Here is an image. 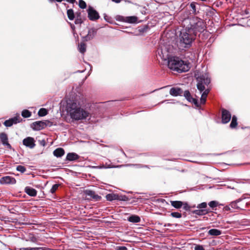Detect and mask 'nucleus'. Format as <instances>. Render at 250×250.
Segmentation results:
<instances>
[{
    "mask_svg": "<svg viewBox=\"0 0 250 250\" xmlns=\"http://www.w3.org/2000/svg\"><path fill=\"white\" fill-rule=\"evenodd\" d=\"M84 104L85 98L80 93L66 101V111L71 118L79 121L89 117V113L83 108Z\"/></svg>",
    "mask_w": 250,
    "mask_h": 250,
    "instance_id": "f257e3e1",
    "label": "nucleus"
},
{
    "mask_svg": "<svg viewBox=\"0 0 250 250\" xmlns=\"http://www.w3.org/2000/svg\"><path fill=\"white\" fill-rule=\"evenodd\" d=\"M179 21L181 22L183 26L188 27L194 32L196 36L197 32H201L204 30L205 27L203 21L197 17H189L188 12L181 15L179 18Z\"/></svg>",
    "mask_w": 250,
    "mask_h": 250,
    "instance_id": "f03ea898",
    "label": "nucleus"
},
{
    "mask_svg": "<svg viewBox=\"0 0 250 250\" xmlns=\"http://www.w3.org/2000/svg\"><path fill=\"white\" fill-rule=\"evenodd\" d=\"M195 76L197 81V87L201 93L200 102L202 104H204L206 101V98L209 92L208 89H205V85H208L210 83V78L208 73L206 69L200 71H196L195 73Z\"/></svg>",
    "mask_w": 250,
    "mask_h": 250,
    "instance_id": "7ed1b4c3",
    "label": "nucleus"
},
{
    "mask_svg": "<svg viewBox=\"0 0 250 250\" xmlns=\"http://www.w3.org/2000/svg\"><path fill=\"white\" fill-rule=\"evenodd\" d=\"M183 27V28L180 31L178 42V46L182 50L189 48L196 36L193 30L188 27Z\"/></svg>",
    "mask_w": 250,
    "mask_h": 250,
    "instance_id": "20e7f679",
    "label": "nucleus"
},
{
    "mask_svg": "<svg viewBox=\"0 0 250 250\" xmlns=\"http://www.w3.org/2000/svg\"><path fill=\"white\" fill-rule=\"evenodd\" d=\"M166 62L169 69L178 73L188 71L190 68L189 63L178 57L172 56Z\"/></svg>",
    "mask_w": 250,
    "mask_h": 250,
    "instance_id": "39448f33",
    "label": "nucleus"
},
{
    "mask_svg": "<svg viewBox=\"0 0 250 250\" xmlns=\"http://www.w3.org/2000/svg\"><path fill=\"white\" fill-rule=\"evenodd\" d=\"M173 46L167 43L161 42L157 49V55L164 61L167 62L172 57Z\"/></svg>",
    "mask_w": 250,
    "mask_h": 250,
    "instance_id": "423d86ee",
    "label": "nucleus"
},
{
    "mask_svg": "<svg viewBox=\"0 0 250 250\" xmlns=\"http://www.w3.org/2000/svg\"><path fill=\"white\" fill-rule=\"evenodd\" d=\"M106 199L109 201H113L114 200L128 201L129 198L125 195H119L115 193H109L106 195Z\"/></svg>",
    "mask_w": 250,
    "mask_h": 250,
    "instance_id": "0eeeda50",
    "label": "nucleus"
},
{
    "mask_svg": "<svg viewBox=\"0 0 250 250\" xmlns=\"http://www.w3.org/2000/svg\"><path fill=\"white\" fill-rule=\"evenodd\" d=\"M105 168H116V167H133L136 168H140L143 167L149 168L147 165H143L141 164H126L125 165H119V166H113L111 165L110 161H109V163H106L104 165Z\"/></svg>",
    "mask_w": 250,
    "mask_h": 250,
    "instance_id": "6e6552de",
    "label": "nucleus"
},
{
    "mask_svg": "<svg viewBox=\"0 0 250 250\" xmlns=\"http://www.w3.org/2000/svg\"><path fill=\"white\" fill-rule=\"evenodd\" d=\"M246 203L244 199H239L235 201L232 202L228 206L229 209L230 208L244 209Z\"/></svg>",
    "mask_w": 250,
    "mask_h": 250,
    "instance_id": "1a4fd4ad",
    "label": "nucleus"
},
{
    "mask_svg": "<svg viewBox=\"0 0 250 250\" xmlns=\"http://www.w3.org/2000/svg\"><path fill=\"white\" fill-rule=\"evenodd\" d=\"M22 119L21 118L19 113H17L16 116L6 120L3 124L6 127H10L14 124H17L22 121Z\"/></svg>",
    "mask_w": 250,
    "mask_h": 250,
    "instance_id": "9d476101",
    "label": "nucleus"
},
{
    "mask_svg": "<svg viewBox=\"0 0 250 250\" xmlns=\"http://www.w3.org/2000/svg\"><path fill=\"white\" fill-rule=\"evenodd\" d=\"M87 14L88 18L91 21H94L100 18L98 12L91 6L88 7Z\"/></svg>",
    "mask_w": 250,
    "mask_h": 250,
    "instance_id": "9b49d317",
    "label": "nucleus"
},
{
    "mask_svg": "<svg viewBox=\"0 0 250 250\" xmlns=\"http://www.w3.org/2000/svg\"><path fill=\"white\" fill-rule=\"evenodd\" d=\"M231 115L229 111L222 109V122L223 124L229 123L231 119Z\"/></svg>",
    "mask_w": 250,
    "mask_h": 250,
    "instance_id": "f8f14e48",
    "label": "nucleus"
},
{
    "mask_svg": "<svg viewBox=\"0 0 250 250\" xmlns=\"http://www.w3.org/2000/svg\"><path fill=\"white\" fill-rule=\"evenodd\" d=\"M16 183V179L11 176H6L2 177L0 179V183L1 184H15Z\"/></svg>",
    "mask_w": 250,
    "mask_h": 250,
    "instance_id": "ddd939ff",
    "label": "nucleus"
},
{
    "mask_svg": "<svg viewBox=\"0 0 250 250\" xmlns=\"http://www.w3.org/2000/svg\"><path fill=\"white\" fill-rule=\"evenodd\" d=\"M46 125L47 124L45 122L37 121L32 123L31 125V127L33 130H40L44 128Z\"/></svg>",
    "mask_w": 250,
    "mask_h": 250,
    "instance_id": "4468645a",
    "label": "nucleus"
},
{
    "mask_svg": "<svg viewBox=\"0 0 250 250\" xmlns=\"http://www.w3.org/2000/svg\"><path fill=\"white\" fill-rule=\"evenodd\" d=\"M23 145L30 148H33L35 146V140L33 138L28 137L22 141Z\"/></svg>",
    "mask_w": 250,
    "mask_h": 250,
    "instance_id": "2eb2a0df",
    "label": "nucleus"
},
{
    "mask_svg": "<svg viewBox=\"0 0 250 250\" xmlns=\"http://www.w3.org/2000/svg\"><path fill=\"white\" fill-rule=\"evenodd\" d=\"M96 34V30L94 28H91L88 30L87 35L83 37V41H89L94 38Z\"/></svg>",
    "mask_w": 250,
    "mask_h": 250,
    "instance_id": "dca6fc26",
    "label": "nucleus"
},
{
    "mask_svg": "<svg viewBox=\"0 0 250 250\" xmlns=\"http://www.w3.org/2000/svg\"><path fill=\"white\" fill-rule=\"evenodd\" d=\"M84 193L86 196H89L95 201H99L101 199V197L100 196H99L95 193V192L91 190H85L84 191Z\"/></svg>",
    "mask_w": 250,
    "mask_h": 250,
    "instance_id": "f3484780",
    "label": "nucleus"
},
{
    "mask_svg": "<svg viewBox=\"0 0 250 250\" xmlns=\"http://www.w3.org/2000/svg\"><path fill=\"white\" fill-rule=\"evenodd\" d=\"M183 93V91L179 87H172L169 90L170 95L174 97L182 96Z\"/></svg>",
    "mask_w": 250,
    "mask_h": 250,
    "instance_id": "a211bd4d",
    "label": "nucleus"
},
{
    "mask_svg": "<svg viewBox=\"0 0 250 250\" xmlns=\"http://www.w3.org/2000/svg\"><path fill=\"white\" fill-rule=\"evenodd\" d=\"M0 140L4 146H6L8 148H11V145L8 142V137L6 133L3 132L0 133Z\"/></svg>",
    "mask_w": 250,
    "mask_h": 250,
    "instance_id": "6ab92c4d",
    "label": "nucleus"
},
{
    "mask_svg": "<svg viewBox=\"0 0 250 250\" xmlns=\"http://www.w3.org/2000/svg\"><path fill=\"white\" fill-rule=\"evenodd\" d=\"M137 19V17L136 16L121 17L120 18L121 21L129 23H136Z\"/></svg>",
    "mask_w": 250,
    "mask_h": 250,
    "instance_id": "aec40b11",
    "label": "nucleus"
},
{
    "mask_svg": "<svg viewBox=\"0 0 250 250\" xmlns=\"http://www.w3.org/2000/svg\"><path fill=\"white\" fill-rule=\"evenodd\" d=\"M211 211L209 209H199L194 210L192 211L193 214L199 216L207 214Z\"/></svg>",
    "mask_w": 250,
    "mask_h": 250,
    "instance_id": "412c9836",
    "label": "nucleus"
},
{
    "mask_svg": "<svg viewBox=\"0 0 250 250\" xmlns=\"http://www.w3.org/2000/svg\"><path fill=\"white\" fill-rule=\"evenodd\" d=\"M24 191L26 194L30 196L35 197L37 195V190L35 189L29 187H25Z\"/></svg>",
    "mask_w": 250,
    "mask_h": 250,
    "instance_id": "4be33fe9",
    "label": "nucleus"
},
{
    "mask_svg": "<svg viewBox=\"0 0 250 250\" xmlns=\"http://www.w3.org/2000/svg\"><path fill=\"white\" fill-rule=\"evenodd\" d=\"M79 158V156L75 153H69L66 156V159L69 161H75Z\"/></svg>",
    "mask_w": 250,
    "mask_h": 250,
    "instance_id": "5701e85b",
    "label": "nucleus"
},
{
    "mask_svg": "<svg viewBox=\"0 0 250 250\" xmlns=\"http://www.w3.org/2000/svg\"><path fill=\"white\" fill-rule=\"evenodd\" d=\"M64 154V150L62 148H58L53 151V154L57 157H61Z\"/></svg>",
    "mask_w": 250,
    "mask_h": 250,
    "instance_id": "b1692460",
    "label": "nucleus"
},
{
    "mask_svg": "<svg viewBox=\"0 0 250 250\" xmlns=\"http://www.w3.org/2000/svg\"><path fill=\"white\" fill-rule=\"evenodd\" d=\"M171 205L176 208H180L183 206V202L180 201H171Z\"/></svg>",
    "mask_w": 250,
    "mask_h": 250,
    "instance_id": "393cba45",
    "label": "nucleus"
},
{
    "mask_svg": "<svg viewBox=\"0 0 250 250\" xmlns=\"http://www.w3.org/2000/svg\"><path fill=\"white\" fill-rule=\"evenodd\" d=\"M221 230L215 229H211L208 231V234L212 236H218L221 235Z\"/></svg>",
    "mask_w": 250,
    "mask_h": 250,
    "instance_id": "a878e982",
    "label": "nucleus"
},
{
    "mask_svg": "<svg viewBox=\"0 0 250 250\" xmlns=\"http://www.w3.org/2000/svg\"><path fill=\"white\" fill-rule=\"evenodd\" d=\"M128 220L132 223H139L141 220L138 216L133 215L128 217Z\"/></svg>",
    "mask_w": 250,
    "mask_h": 250,
    "instance_id": "bb28decb",
    "label": "nucleus"
},
{
    "mask_svg": "<svg viewBox=\"0 0 250 250\" xmlns=\"http://www.w3.org/2000/svg\"><path fill=\"white\" fill-rule=\"evenodd\" d=\"M237 119L235 116H233L232 117V120L230 124V127L231 128H235L237 125Z\"/></svg>",
    "mask_w": 250,
    "mask_h": 250,
    "instance_id": "cd10ccee",
    "label": "nucleus"
},
{
    "mask_svg": "<svg viewBox=\"0 0 250 250\" xmlns=\"http://www.w3.org/2000/svg\"><path fill=\"white\" fill-rule=\"evenodd\" d=\"M31 112L27 109H24L21 112V116L23 118H29L31 117Z\"/></svg>",
    "mask_w": 250,
    "mask_h": 250,
    "instance_id": "c85d7f7f",
    "label": "nucleus"
},
{
    "mask_svg": "<svg viewBox=\"0 0 250 250\" xmlns=\"http://www.w3.org/2000/svg\"><path fill=\"white\" fill-rule=\"evenodd\" d=\"M67 15L68 16V19L72 21L74 19V11L72 9H70L67 10Z\"/></svg>",
    "mask_w": 250,
    "mask_h": 250,
    "instance_id": "c756f323",
    "label": "nucleus"
},
{
    "mask_svg": "<svg viewBox=\"0 0 250 250\" xmlns=\"http://www.w3.org/2000/svg\"><path fill=\"white\" fill-rule=\"evenodd\" d=\"M79 50L80 52L83 54L86 51V45L84 43H81L79 45Z\"/></svg>",
    "mask_w": 250,
    "mask_h": 250,
    "instance_id": "7c9ffc66",
    "label": "nucleus"
},
{
    "mask_svg": "<svg viewBox=\"0 0 250 250\" xmlns=\"http://www.w3.org/2000/svg\"><path fill=\"white\" fill-rule=\"evenodd\" d=\"M48 113L47 110L44 108H41L38 111V115L41 117L44 116Z\"/></svg>",
    "mask_w": 250,
    "mask_h": 250,
    "instance_id": "2f4dec72",
    "label": "nucleus"
},
{
    "mask_svg": "<svg viewBox=\"0 0 250 250\" xmlns=\"http://www.w3.org/2000/svg\"><path fill=\"white\" fill-rule=\"evenodd\" d=\"M184 96L186 99L189 102H191L192 97L190 95V93L188 90H186L184 92Z\"/></svg>",
    "mask_w": 250,
    "mask_h": 250,
    "instance_id": "473e14b6",
    "label": "nucleus"
},
{
    "mask_svg": "<svg viewBox=\"0 0 250 250\" xmlns=\"http://www.w3.org/2000/svg\"><path fill=\"white\" fill-rule=\"evenodd\" d=\"M218 205V203L215 201H212L209 202V203H208V206L212 209H214V208L217 207Z\"/></svg>",
    "mask_w": 250,
    "mask_h": 250,
    "instance_id": "72a5a7b5",
    "label": "nucleus"
},
{
    "mask_svg": "<svg viewBox=\"0 0 250 250\" xmlns=\"http://www.w3.org/2000/svg\"><path fill=\"white\" fill-rule=\"evenodd\" d=\"M207 204L206 202H203L198 204L197 206V208L199 209H207Z\"/></svg>",
    "mask_w": 250,
    "mask_h": 250,
    "instance_id": "f704fd0d",
    "label": "nucleus"
},
{
    "mask_svg": "<svg viewBox=\"0 0 250 250\" xmlns=\"http://www.w3.org/2000/svg\"><path fill=\"white\" fill-rule=\"evenodd\" d=\"M16 169L17 171L21 173H23L26 171V168L24 166L21 165L18 166L16 167Z\"/></svg>",
    "mask_w": 250,
    "mask_h": 250,
    "instance_id": "c9c22d12",
    "label": "nucleus"
},
{
    "mask_svg": "<svg viewBox=\"0 0 250 250\" xmlns=\"http://www.w3.org/2000/svg\"><path fill=\"white\" fill-rule=\"evenodd\" d=\"M79 6L82 9H84L86 7V4L83 0H79Z\"/></svg>",
    "mask_w": 250,
    "mask_h": 250,
    "instance_id": "e433bc0d",
    "label": "nucleus"
},
{
    "mask_svg": "<svg viewBox=\"0 0 250 250\" xmlns=\"http://www.w3.org/2000/svg\"><path fill=\"white\" fill-rule=\"evenodd\" d=\"M171 215L174 218H180L181 217L182 215L180 213L177 212H173L171 213Z\"/></svg>",
    "mask_w": 250,
    "mask_h": 250,
    "instance_id": "4c0bfd02",
    "label": "nucleus"
},
{
    "mask_svg": "<svg viewBox=\"0 0 250 250\" xmlns=\"http://www.w3.org/2000/svg\"><path fill=\"white\" fill-rule=\"evenodd\" d=\"M59 186V184H55L50 189V192L52 193H54L56 190L58 189V187Z\"/></svg>",
    "mask_w": 250,
    "mask_h": 250,
    "instance_id": "58836bf2",
    "label": "nucleus"
},
{
    "mask_svg": "<svg viewBox=\"0 0 250 250\" xmlns=\"http://www.w3.org/2000/svg\"><path fill=\"white\" fill-rule=\"evenodd\" d=\"M38 249V248H15V250H36Z\"/></svg>",
    "mask_w": 250,
    "mask_h": 250,
    "instance_id": "ea45409f",
    "label": "nucleus"
},
{
    "mask_svg": "<svg viewBox=\"0 0 250 250\" xmlns=\"http://www.w3.org/2000/svg\"><path fill=\"white\" fill-rule=\"evenodd\" d=\"M194 250H205V249L202 245H195Z\"/></svg>",
    "mask_w": 250,
    "mask_h": 250,
    "instance_id": "a19ab883",
    "label": "nucleus"
},
{
    "mask_svg": "<svg viewBox=\"0 0 250 250\" xmlns=\"http://www.w3.org/2000/svg\"><path fill=\"white\" fill-rule=\"evenodd\" d=\"M183 208L186 210H189L190 207L187 203H183Z\"/></svg>",
    "mask_w": 250,
    "mask_h": 250,
    "instance_id": "79ce46f5",
    "label": "nucleus"
},
{
    "mask_svg": "<svg viewBox=\"0 0 250 250\" xmlns=\"http://www.w3.org/2000/svg\"><path fill=\"white\" fill-rule=\"evenodd\" d=\"M190 7H191V8L192 9V13H195V11H196V6H195V5L194 3H191L190 4Z\"/></svg>",
    "mask_w": 250,
    "mask_h": 250,
    "instance_id": "37998d69",
    "label": "nucleus"
},
{
    "mask_svg": "<svg viewBox=\"0 0 250 250\" xmlns=\"http://www.w3.org/2000/svg\"><path fill=\"white\" fill-rule=\"evenodd\" d=\"M117 250H127L126 247L125 246H118L116 247Z\"/></svg>",
    "mask_w": 250,
    "mask_h": 250,
    "instance_id": "c03bdc74",
    "label": "nucleus"
},
{
    "mask_svg": "<svg viewBox=\"0 0 250 250\" xmlns=\"http://www.w3.org/2000/svg\"><path fill=\"white\" fill-rule=\"evenodd\" d=\"M82 22V21L81 19L80 18H77L75 21V24H81Z\"/></svg>",
    "mask_w": 250,
    "mask_h": 250,
    "instance_id": "a18cd8bd",
    "label": "nucleus"
},
{
    "mask_svg": "<svg viewBox=\"0 0 250 250\" xmlns=\"http://www.w3.org/2000/svg\"><path fill=\"white\" fill-rule=\"evenodd\" d=\"M93 167L95 168H99V169L105 168L104 165H100L99 166H97V167Z\"/></svg>",
    "mask_w": 250,
    "mask_h": 250,
    "instance_id": "49530a36",
    "label": "nucleus"
},
{
    "mask_svg": "<svg viewBox=\"0 0 250 250\" xmlns=\"http://www.w3.org/2000/svg\"><path fill=\"white\" fill-rule=\"evenodd\" d=\"M191 102H192L193 103H194L195 104H197V100L194 98H193L192 97V99H191Z\"/></svg>",
    "mask_w": 250,
    "mask_h": 250,
    "instance_id": "de8ad7c7",
    "label": "nucleus"
},
{
    "mask_svg": "<svg viewBox=\"0 0 250 250\" xmlns=\"http://www.w3.org/2000/svg\"><path fill=\"white\" fill-rule=\"evenodd\" d=\"M67 2L71 3H74L75 1V0H66Z\"/></svg>",
    "mask_w": 250,
    "mask_h": 250,
    "instance_id": "09e8293b",
    "label": "nucleus"
},
{
    "mask_svg": "<svg viewBox=\"0 0 250 250\" xmlns=\"http://www.w3.org/2000/svg\"><path fill=\"white\" fill-rule=\"evenodd\" d=\"M113 2L118 3L121 2V0H112Z\"/></svg>",
    "mask_w": 250,
    "mask_h": 250,
    "instance_id": "8fccbe9b",
    "label": "nucleus"
},
{
    "mask_svg": "<svg viewBox=\"0 0 250 250\" xmlns=\"http://www.w3.org/2000/svg\"><path fill=\"white\" fill-rule=\"evenodd\" d=\"M56 0L57 1H58V2H62L63 0Z\"/></svg>",
    "mask_w": 250,
    "mask_h": 250,
    "instance_id": "3c124183",
    "label": "nucleus"
},
{
    "mask_svg": "<svg viewBox=\"0 0 250 250\" xmlns=\"http://www.w3.org/2000/svg\"><path fill=\"white\" fill-rule=\"evenodd\" d=\"M169 101V100H166V101H164L162 102H161V103H164V102H166V101Z\"/></svg>",
    "mask_w": 250,
    "mask_h": 250,
    "instance_id": "603ef678",
    "label": "nucleus"
},
{
    "mask_svg": "<svg viewBox=\"0 0 250 250\" xmlns=\"http://www.w3.org/2000/svg\"><path fill=\"white\" fill-rule=\"evenodd\" d=\"M54 0H49L50 1H53Z\"/></svg>",
    "mask_w": 250,
    "mask_h": 250,
    "instance_id": "864d4df0",
    "label": "nucleus"
}]
</instances>
